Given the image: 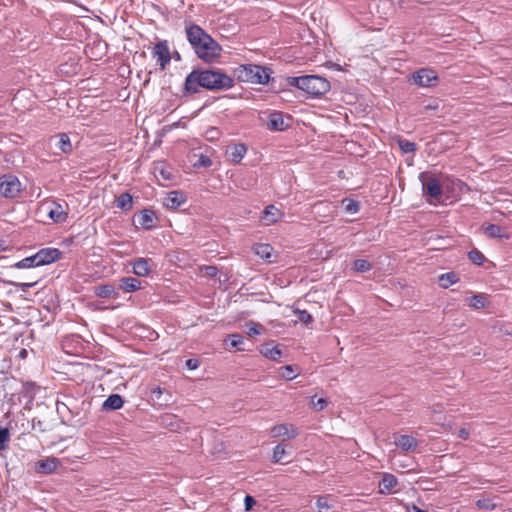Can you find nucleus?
Segmentation results:
<instances>
[{
	"instance_id": "1",
	"label": "nucleus",
	"mask_w": 512,
	"mask_h": 512,
	"mask_svg": "<svg viewBox=\"0 0 512 512\" xmlns=\"http://www.w3.org/2000/svg\"><path fill=\"white\" fill-rule=\"evenodd\" d=\"M234 79L220 68L193 69L185 78L183 95H192L204 88L209 91L229 90Z\"/></svg>"
},
{
	"instance_id": "2",
	"label": "nucleus",
	"mask_w": 512,
	"mask_h": 512,
	"mask_svg": "<svg viewBox=\"0 0 512 512\" xmlns=\"http://www.w3.org/2000/svg\"><path fill=\"white\" fill-rule=\"evenodd\" d=\"M186 38L199 59L206 63L215 62L222 53L221 45L204 29L194 23L185 27Z\"/></svg>"
},
{
	"instance_id": "3",
	"label": "nucleus",
	"mask_w": 512,
	"mask_h": 512,
	"mask_svg": "<svg viewBox=\"0 0 512 512\" xmlns=\"http://www.w3.org/2000/svg\"><path fill=\"white\" fill-rule=\"evenodd\" d=\"M287 84L297 87L312 97L321 96L330 90V82L326 78L317 75L288 77Z\"/></svg>"
},
{
	"instance_id": "4",
	"label": "nucleus",
	"mask_w": 512,
	"mask_h": 512,
	"mask_svg": "<svg viewBox=\"0 0 512 512\" xmlns=\"http://www.w3.org/2000/svg\"><path fill=\"white\" fill-rule=\"evenodd\" d=\"M272 69L257 64H242L234 69V77L239 82L265 85L271 79Z\"/></svg>"
},
{
	"instance_id": "5",
	"label": "nucleus",
	"mask_w": 512,
	"mask_h": 512,
	"mask_svg": "<svg viewBox=\"0 0 512 512\" xmlns=\"http://www.w3.org/2000/svg\"><path fill=\"white\" fill-rule=\"evenodd\" d=\"M266 128L272 132H282L292 126L293 118L281 111H267Z\"/></svg>"
},
{
	"instance_id": "6",
	"label": "nucleus",
	"mask_w": 512,
	"mask_h": 512,
	"mask_svg": "<svg viewBox=\"0 0 512 512\" xmlns=\"http://www.w3.org/2000/svg\"><path fill=\"white\" fill-rule=\"evenodd\" d=\"M411 79L416 85L428 88L436 86L439 77L435 70L425 67L416 70L412 74Z\"/></svg>"
},
{
	"instance_id": "7",
	"label": "nucleus",
	"mask_w": 512,
	"mask_h": 512,
	"mask_svg": "<svg viewBox=\"0 0 512 512\" xmlns=\"http://www.w3.org/2000/svg\"><path fill=\"white\" fill-rule=\"evenodd\" d=\"M21 191L19 179L12 175H3L0 177V194L5 198H15Z\"/></svg>"
},
{
	"instance_id": "8",
	"label": "nucleus",
	"mask_w": 512,
	"mask_h": 512,
	"mask_svg": "<svg viewBox=\"0 0 512 512\" xmlns=\"http://www.w3.org/2000/svg\"><path fill=\"white\" fill-rule=\"evenodd\" d=\"M152 57L156 59L157 64L161 70H164L169 65L172 54L169 49V43L167 40L158 41L151 50Z\"/></svg>"
},
{
	"instance_id": "9",
	"label": "nucleus",
	"mask_w": 512,
	"mask_h": 512,
	"mask_svg": "<svg viewBox=\"0 0 512 512\" xmlns=\"http://www.w3.org/2000/svg\"><path fill=\"white\" fill-rule=\"evenodd\" d=\"M39 266L51 264L60 259L62 253L57 248H42L35 253Z\"/></svg>"
},
{
	"instance_id": "10",
	"label": "nucleus",
	"mask_w": 512,
	"mask_h": 512,
	"mask_svg": "<svg viewBox=\"0 0 512 512\" xmlns=\"http://www.w3.org/2000/svg\"><path fill=\"white\" fill-rule=\"evenodd\" d=\"M60 465V460L55 457H47L35 463V471L40 474H51Z\"/></svg>"
},
{
	"instance_id": "11",
	"label": "nucleus",
	"mask_w": 512,
	"mask_h": 512,
	"mask_svg": "<svg viewBox=\"0 0 512 512\" xmlns=\"http://www.w3.org/2000/svg\"><path fill=\"white\" fill-rule=\"evenodd\" d=\"M247 153V146L243 143L229 145L226 149V155L233 163H240Z\"/></svg>"
},
{
	"instance_id": "12",
	"label": "nucleus",
	"mask_w": 512,
	"mask_h": 512,
	"mask_svg": "<svg viewBox=\"0 0 512 512\" xmlns=\"http://www.w3.org/2000/svg\"><path fill=\"white\" fill-rule=\"evenodd\" d=\"M160 423L172 432H179L185 428V423L173 414L162 415L160 417Z\"/></svg>"
},
{
	"instance_id": "13",
	"label": "nucleus",
	"mask_w": 512,
	"mask_h": 512,
	"mask_svg": "<svg viewBox=\"0 0 512 512\" xmlns=\"http://www.w3.org/2000/svg\"><path fill=\"white\" fill-rule=\"evenodd\" d=\"M271 434L273 437L295 438L298 435V429L292 424H278L272 427Z\"/></svg>"
},
{
	"instance_id": "14",
	"label": "nucleus",
	"mask_w": 512,
	"mask_h": 512,
	"mask_svg": "<svg viewBox=\"0 0 512 512\" xmlns=\"http://www.w3.org/2000/svg\"><path fill=\"white\" fill-rule=\"evenodd\" d=\"M186 201L185 195L180 191H171L164 198L163 204L169 209H177Z\"/></svg>"
},
{
	"instance_id": "15",
	"label": "nucleus",
	"mask_w": 512,
	"mask_h": 512,
	"mask_svg": "<svg viewBox=\"0 0 512 512\" xmlns=\"http://www.w3.org/2000/svg\"><path fill=\"white\" fill-rule=\"evenodd\" d=\"M423 190L431 197L438 198L442 194L440 181L435 177H430L426 181L422 180Z\"/></svg>"
},
{
	"instance_id": "16",
	"label": "nucleus",
	"mask_w": 512,
	"mask_h": 512,
	"mask_svg": "<svg viewBox=\"0 0 512 512\" xmlns=\"http://www.w3.org/2000/svg\"><path fill=\"white\" fill-rule=\"evenodd\" d=\"M282 216L283 213L278 208L274 205H269L263 210L261 220L265 225L269 226L276 223Z\"/></svg>"
},
{
	"instance_id": "17",
	"label": "nucleus",
	"mask_w": 512,
	"mask_h": 512,
	"mask_svg": "<svg viewBox=\"0 0 512 512\" xmlns=\"http://www.w3.org/2000/svg\"><path fill=\"white\" fill-rule=\"evenodd\" d=\"M48 216L55 223H64L68 218V212L63 208L62 204L53 202L48 211Z\"/></svg>"
},
{
	"instance_id": "18",
	"label": "nucleus",
	"mask_w": 512,
	"mask_h": 512,
	"mask_svg": "<svg viewBox=\"0 0 512 512\" xmlns=\"http://www.w3.org/2000/svg\"><path fill=\"white\" fill-rule=\"evenodd\" d=\"M398 484V480L396 476H394L391 473H384L382 480L379 484V492L381 494H391L393 491V488L396 487Z\"/></svg>"
},
{
	"instance_id": "19",
	"label": "nucleus",
	"mask_w": 512,
	"mask_h": 512,
	"mask_svg": "<svg viewBox=\"0 0 512 512\" xmlns=\"http://www.w3.org/2000/svg\"><path fill=\"white\" fill-rule=\"evenodd\" d=\"M151 398L157 404L166 406L172 400V395L165 388L156 387L151 390Z\"/></svg>"
},
{
	"instance_id": "20",
	"label": "nucleus",
	"mask_w": 512,
	"mask_h": 512,
	"mask_svg": "<svg viewBox=\"0 0 512 512\" xmlns=\"http://www.w3.org/2000/svg\"><path fill=\"white\" fill-rule=\"evenodd\" d=\"M318 512H336L335 499L332 495H322L316 500Z\"/></svg>"
},
{
	"instance_id": "21",
	"label": "nucleus",
	"mask_w": 512,
	"mask_h": 512,
	"mask_svg": "<svg viewBox=\"0 0 512 512\" xmlns=\"http://www.w3.org/2000/svg\"><path fill=\"white\" fill-rule=\"evenodd\" d=\"M151 272L150 259L137 258L133 262V273L140 277H145Z\"/></svg>"
},
{
	"instance_id": "22",
	"label": "nucleus",
	"mask_w": 512,
	"mask_h": 512,
	"mask_svg": "<svg viewBox=\"0 0 512 512\" xmlns=\"http://www.w3.org/2000/svg\"><path fill=\"white\" fill-rule=\"evenodd\" d=\"M119 288L125 293H131L141 288V282L134 277H122L119 279Z\"/></svg>"
},
{
	"instance_id": "23",
	"label": "nucleus",
	"mask_w": 512,
	"mask_h": 512,
	"mask_svg": "<svg viewBox=\"0 0 512 512\" xmlns=\"http://www.w3.org/2000/svg\"><path fill=\"white\" fill-rule=\"evenodd\" d=\"M395 445L403 451L415 450L418 446V441L410 435H400L395 439Z\"/></svg>"
},
{
	"instance_id": "24",
	"label": "nucleus",
	"mask_w": 512,
	"mask_h": 512,
	"mask_svg": "<svg viewBox=\"0 0 512 512\" xmlns=\"http://www.w3.org/2000/svg\"><path fill=\"white\" fill-rule=\"evenodd\" d=\"M156 219L155 212L150 209H143L138 216L139 224L145 229L153 228Z\"/></svg>"
},
{
	"instance_id": "25",
	"label": "nucleus",
	"mask_w": 512,
	"mask_h": 512,
	"mask_svg": "<svg viewBox=\"0 0 512 512\" xmlns=\"http://www.w3.org/2000/svg\"><path fill=\"white\" fill-rule=\"evenodd\" d=\"M124 400L119 394H111L103 402L102 409L106 411L118 410L123 406Z\"/></svg>"
},
{
	"instance_id": "26",
	"label": "nucleus",
	"mask_w": 512,
	"mask_h": 512,
	"mask_svg": "<svg viewBox=\"0 0 512 512\" xmlns=\"http://www.w3.org/2000/svg\"><path fill=\"white\" fill-rule=\"evenodd\" d=\"M260 353L273 361H279L282 357V351L278 348V346L271 347L270 344L262 345L260 348Z\"/></svg>"
},
{
	"instance_id": "27",
	"label": "nucleus",
	"mask_w": 512,
	"mask_h": 512,
	"mask_svg": "<svg viewBox=\"0 0 512 512\" xmlns=\"http://www.w3.org/2000/svg\"><path fill=\"white\" fill-rule=\"evenodd\" d=\"M56 138H58L56 147L61 150L62 153L68 154L72 152V143L66 133H60L56 136Z\"/></svg>"
},
{
	"instance_id": "28",
	"label": "nucleus",
	"mask_w": 512,
	"mask_h": 512,
	"mask_svg": "<svg viewBox=\"0 0 512 512\" xmlns=\"http://www.w3.org/2000/svg\"><path fill=\"white\" fill-rule=\"evenodd\" d=\"M458 280V275L453 271L441 274L438 277L439 286L444 289L450 287L452 284H455L456 282H458Z\"/></svg>"
},
{
	"instance_id": "29",
	"label": "nucleus",
	"mask_w": 512,
	"mask_h": 512,
	"mask_svg": "<svg viewBox=\"0 0 512 512\" xmlns=\"http://www.w3.org/2000/svg\"><path fill=\"white\" fill-rule=\"evenodd\" d=\"M116 206L124 211H128L133 206L132 196L129 193H122L116 198Z\"/></svg>"
},
{
	"instance_id": "30",
	"label": "nucleus",
	"mask_w": 512,
	"mask_h": 512,
	"mask_svg": "<svg viewBox=\"0 0 512 512\" xmlns=\"http://www.w3.org/2000/svg\"><path fill=\"white\" fill-rule=\"evenodd\" d=\"M487 305V298L485 294L479 293L469 298V306L473 309L479 310L485 308Z\"/></svg>"
},
{
	"instance_id": "31",
	"label": "nucleus",
	"mask_w": 512,
	"mask_h": 512,
	"mask_svg": "<svg viewBox=\"0 0 512 512\" xmlns=\"http://www.w3.org/2000/svg\"><path fill=\"white\" fill-rule=\"evenodd\" d=\"M115 289L111 284L98 285L94 288V294L99 298H108L112 296Z\"/></svg>"
},
{
	"instance_id": "32",
	"label": "nucleus",
	"mask_w": 512,
	"mask_h": 512,
	"mask_svg": "<svg viewBox=\"0 0 512 512\" xmlns=\"http://www.w3.org/2000/svg\"><path fill=\"white\" fill-rule=\"evenodd\" d=\"M14 267L17 269H27V268H33V267H39L36 255H32L29 257H26L17 263L14 264Z\"/></svg>"
},
{
	"instance_id": "33",
	"label": "nucleus",
	"mask_w": 512,
	"mask_h": 512,
	"mask_svg": "<svg viewBox=\"0 0 512 512\" xmlns=\"http://www.w3.org/2000/svg\"><path fill=\"white\" fill-rule=\"evenodd\" d=\"M37 386L34 382L27 381L22 384L21 394L23 397L32 400L36 394Z\"/></svg>"
},
{
	"instance_id": "34",
	"label": "nucleus",
	"mask_w": 512,
	"mask_h": 512,
	"mask_svg": "<svg viewBox=\"0 0 512 512\" xmlns=\"http://www.w3.org/2000/svg\"><path fill=\"white\" fill-rule=\"evenodd\" d=\"M342 205L345 212L349 214H356L360 210V203L353 199L345 198L342 200Z\"/></svg>"
},
{
	"instance_id": "35",
	"label": "nucleus",
	"mask_w": 512,
	"mask_h": 512,
	"mask_svg": "<svg viewBox=\"0 0 512 512\" xmlns=\"http://www.w3.org/2000/svg\"><path fill=\"white\" fill-rule=\"evenodd\" d=\"M372 268L371 263L366 259H357L353 262V270L359 273H365Z\"/></svg>"
},
{
	"instance_id": "36",
	"label": "nucleus",
	"mask_w": 512,
	"mask_h": 512,
	"mask_svg": "<svg viewBox=\"0 0 512 512\" xmlns=\"http://www.w3.org/2000/svg\"><path fill=\"white\" fill-rule=\"evenodd\" d=\"M273 248L269 244H259L255 248V253L264 259H269L271 257V253Z\"/></svg>"
},
{
	"instance_id": "37",
	"label": "nucleus",
	"mask_w": 512,
	"mask_h": 512,
	"mask_svg": "<svg viewBox=\"0 0 512 512\" xmlns=\"http://www.w3.org/2000/svg\"><path fill=\"white\" fill-rule=\"evenodd\" d=\"M468 258L469 260L476 264V265H482L484 260H485V256L483 255V253L481 251H479L478 249H472L468 252Z\"/></svg>"
},
{
	"instance_id": "38",
	"label": "nucleus",
	"mask_w": 512,
	"mask_h": 512,
	"mask_svg": "<svg viewBox=\"0 0 512 512\" xmlns=\"http://www.w3.org/2000/svg\"><path fill=\"white\" fill-rule=\"evenodd\" d=\"M286 454V446L284 444L280 443L276 445L273 449V461L281 462Z\"/></svg>"
},
{
	"instance_id": "39",
	"label": "nucleus",
	"mask_w": 512,
	"mask_h": 512,
	"mask_svg": "<svg viewBox=\"0 0 512 512\" xmlns=\"http://www.w3.org/2000/svg\"><path fill=\"white\" fill-rule=\"evenodd\" d=\"M294 314L297 316L298 320L305 325H309L313 322V317L307 310L296 309Z\"/></svg>"
},
{
	"instance_id": "40",
	"label": "nucleus",
	"mask_w": 512,
	"mask_h": 512,
	"mask_svg": "<svg viewBox=\"0 0 512 512\" xmlns=\"http://www.w3.org/2000/svg\"><path fill=\"white\" fill-rule=\"evenodd\" d=\"M501 231L502 228L496 224H489L488 226L485 227V233L492 238L501 237Z\"/></svg>"
},
{
	"instance_id": "41",
	"label": "nucleus",
	"mask_w": 512,
	"mask_h": 512,
	"mask_svg": "<svg viewBox=\"0 0 512 512\" xmlns=\"http://www.w3.org/2000/svg\"><path fill=\"white\" fill-rule=\"evenodd\" d=\"M399 147L404 153H414L417 149V145L408 140H400Z\"/></svg>"
},
{
	"instance_id": "42",
	"label": "nucleus",
	"mask_w": 512,
	"mask_h": 512,
	"mask_svg": "<svg viewBox=\"0 0 512 512\" xmlns=\"http://www.w3.org/2000/svg\"><path fill=\"white\" fill-rule=\"evenodd\" d=\"M230 339V346L233 348H237L238 350H243L240 346L244 343V337L240 334H231L228 336Z\"/></svg>"
},
{
	"instance_id": "43",
	"label": "nucleus",
	"mask_w": 512,
	"mask_h": 512,
	"mask_svg": "<svg viewBox=\"0 0 512 512\" xmlns=\"http://www.w3.org/2000/svg\"><path fill=\"white\" fill-rule=\"evenodd\" d=\"M315 398H316V396H313L311 398V401H310L311 406L317 411L324 410L328 404V401L325 398H318L317 400H315Z\"/></svg>"
},
{
	"instance_id": "44",
	"label": "nucleus",
	"mask_w": 512,
	"mask_h": 512,
	"mask_svg": "<svg viewBox=\"0 0 512 512\" xmlns=\"http://www.w3.org/2000/svg\"><path fill=\"white\" fill-rule=\"evenodd\" d=\"M281 371V376L286 380H293L296 377L295 368L292 365L282 367Z\"/></svg>"
},
{
	"instance_id": "45",
	"label": "nucleus",
	"mask_w": 512,
	"mask_h": 512,
	"mask_svg": "<svg viewBox=\"0 0 512 512\" xmlns=\"http://www.w3.org/2000/svg\"><path fill=\"white\" fill-rule=\"evenodd\" d=\"M212 165V160L206 156L201 154L198 161L194 164L195 167H205L208 168Z\"/></svg>"
},
{
	"instance_id": "46",
	"label": "nucleus",
	"mask_w": 512,
	"mask_h": 512,
	"mask_svg": "<svg viewBox=\"0 0 512 512\" xmlns=\"http://www.w3.org/2000/svg\"><path fill=\"white\" fill-rule=\"evenodd\" d=\"M9 440V431L7 428H0V449L6 447V443Z\"/></svg>"
},
{
	"instance_id": "47",
	"label": "nucleus",
	"mask_w": 512,
	"mask_h": 512,
	"mask_svg": "<svg viewBox=\"0 0 512 512\" xmlns=\"http://www.w3.org/2000/svg\"><path fill=\"white\" fill-rule=\"evenodd\" d=\"M249 329H248V335L249 336H254V335H259L261 333V325L255 323V322H249Z\"/></svg>"
},
{
	"instance_id": "48",
	"label": "nucleus",
	"mask_w": 512,
	"mask_h": 512,
	"mask_svg": "<svg viewBox=\"0 0 512 512\" xmlns=\"http://www.w3.org/2000/svg\"><path fill=\"white\" fill-rule=\"evenodd\" d=\"M156 171L159 172V174L161 175V177L164 180H172V178H173L172 172L170 170H168L167 168H165L164 166L156 167Z\"/></svg>"
},
{
	"instance_id": "49",
	"label": "nucleus",
	"mask_w": 512,
	"mask_h": 512,
	"mask_svg": "<svg viewBox=\"0 0 512 512\" xmlns=\"http://www.w3.org/2000/svg\"><path fill=\"white\" fill-rule=\"evenodd\" d=\"M477 506L486 510H493L495 508V504L491 503L490 500H478Z\"/></svg>"
},
{
	"instance_id": "50",
	"label": "nucleus",
	"mask_w": 512,
	"mask_h": 512,
	"mask_svg": "<svg viewBox=\"0 0 512 512\" xmlns=\"http://www.w3.org/2000/svg\"><path fill=\"white\" fill-rule=\"evenodd\" d=\"M255 504H256V500L252 496H250V495L245 496V498H244L245 510H247V511L251 510Z\"/></svg>"
},
{
	"instance_id": "51",
	"label": "nucleus",
	"mask_w": 512,
	"mask_h": 512,
	"mask_svg": "<svg viewBox=\"0 0 512 512\" xmlns=\"http://www.w3.org/2000/svg\"><path fill=\"white\" fill-rule=\"evenodd\" d=\"M200 366V361L196 358H190L186 360V367L189 370H195Z\"/></svg>"
},
{
	"instance_id": "52",
	"label": "nucleus",
	"mask_w": 512,
	"mask_h": 512,
	"mask_svg": "<svg viewBox=\"0 0 512 512\" xmlns=\"http://www.w3.org/2000/svg\"><path fill=\"white\" fill-rule=\"evenodd\" d=\"M37 284V281L29 282V283H17L13 282V286L19 287L22 291H27L29 288L35 286Z\"/></svg>"
},
{
	"instance_id": "53",
	"label": "nucleus",
	"mask_w": 512,
	"mask_h": 512,
	"mask_svg": "<svg viewBox=\"0 0 512 512\" xmlns=\"http://www.w3.org/2000/svg\"><path fill=\"white\" fill-rule=\"evenodd\" d=\"M457 435L460 439L466 440L469 437V431L463 427V428L459 429Z\"/></svg>"
},
{
	"instance_id": "54",
	"label": "nucleus",
	"mask_w": 512,
	"mask_h": 512,
	"mask_svg": "<svg viewBox=\"0 0 512 512\" xmlns=\"http://www.w3.org/2000/svg\"><path fill=\"white\" fill-rule=\"evenodd\" d=\"M64 409L69 410V408L67 407V405L65 403L57 402V411H58V413H60V414L63 413Z\"/></svg>"
},
{
	"instance_id": "55",
	"label": "nucleus",
	"mask_w": 512,
	"mask_h": 512,
	"mask_svg": "<svg viewBox=\"0 0 512 512\" xmlns=\"http://www.w3.org/2000/svg\"><path fill=\"white\" fill-rule=\"evenodd\" d=\"M424 108H425V110H437L438 109V103L428 104Z\"/></svg>"
},
{
	"instance_id": "56",
	"label": "nucleus",
	"mask_w": 512,
	"mask_h": 512,
	"mask_svg": "<svg viewBox=\"0 0 512 512\" xmlns=\"http://www.w3.org/2000/svg\"><path fill=\"white\" fill-rule=\"evenodd\" d=\"M171 54H172V58H173L174 60H176V61H181V55H180V53H179L178 51H176V50H175V51H174V52H172Z\"/></svg>"
},
{
	"instance_id": "57",
	"label": "nucleus",
	"mask_w": 512,
	"mask_h": 512,
	"mask_svg": "<svg viewBox=\"0 0 512 512\" xmlns=\"http://www.w3.org/2000/svg\"><path fill=\"white\" fill-rule=\"evenodd\" d=\"M207 269V273L210 274V275H215V272H216V268L213 267V266H208L206 267Z\"/></svg>"
},
{
	"instance_id": "58",
	"label": "nucleus",
	"mask_w": 512,
	"mask_h": 512,
	"mask_svg": "<svg viewBox=\"0 0 512 512\" xmlns=\"http://www.w3.org/2000/svg\"><path fill=\"white\" fill-rule=\"evenodd\" d=\"M7 249V246L5 245V241H0V252L5 251Z\"/></svg>"
},
{
	"instance_id": "59",
	"label": "nucleus",
	"mask_w": 512,
	"mask_h": 512,
	"mask_svg": "<svg viewBox=\"0 0 512 512\" xmlns=\"http://www.w3.org/2000/svg\"><path fill=\"white\" fill-rule=\"evenodd\" d=\"M26 353H27V352H26V350H25V349L21 350V351H20V357H25Z\"/></svg>"
},
{
	"instance_id": "60",
	"label": "nucleus",
	"mask_w": 512,
	"mask_h": 512,
	"mask_svg": "<svg viewBox=\"0 0 512 512\" xmlns=\"http://www.w3.org/2000/svg\"><path fill=\"white\" fill-rule=\"evenodd\" d=\"M505 512H512V508H508Z\"/></svg>"
}]
</instances>
